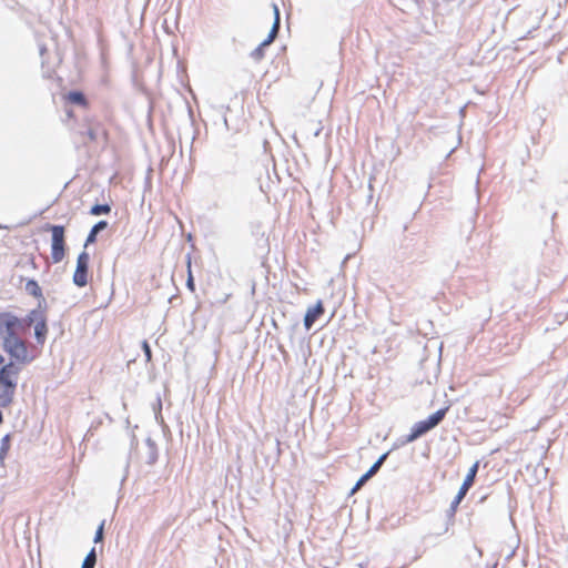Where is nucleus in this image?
I'll list each match as a JSON object with an SVG mask.
<instances>
[{
	"label": "nucleus",
	"instance_id": "obj_1",
	"mask_svg": "<svg viewBox=\"0 0 568 568\" xmlns=\"http://www.w3.org/2000/svg\"><path fill=\"white\" fill-rule=\"evenodd\" d=\"M45 310L37 308L26 317L9 311L0 312V338L2 348L11 362L26 365L34 361L48 335Z\"/></svg>",
	"mask_w": 568,
	"mask_h": 568
},
{
	"label": "nucleus",
	"instance_id": "obj_2",
	"mask_svg": "<svg viewBox=\"0 0 568 568\" xmlns=\"http://www.w3.org/2000/svg\"><path fill=\"white\" fill-rule=\"evenodd\" d=\"M20 364L9 362L0 368V407H8L14 397Z\"/></svg>",
	"mask_w": 568,
	"mask_h": 568
},
{
	"label": "nucleus",
	"instance_id": "obj_3",
	"mask_svg": "<svg viewBox=\"0 0 568 568\" xmlns=\"http://www.w3.org/2000/svg\"><path fill=\"white\" fill-rule=\"evenodd\" d=\"M51 232V258L54 264L62 262L67 254L65 230L62 225H48Z\"/></svg>",
	"mask_w": 568,
	"mask_h": 568
},
{
	"label": "nucleus",
	"instance_id": "obj_4",
	"mask_svg": "<svg viewBox=\"0 0 568 568\" xmlns=\"http://www.w3.org/2000/svg\"><path fill=\"white\" fill-rule=\"evenodd\" d=\"M448 412V407L438 409L434 414H432L427 419L417 422L407 436V442H414L434 427H436L446 416Z\"/></svg>",
	"mask_w": 568,
	"mask_h": 568
},
{
	"label": "nucleus",
	"instance_id": "obj_5",
	"mask_svg": "<svg viewBox=\"0 0 568 568\" xmlns=\"http://www.w3.org/2000/svg\"><path fill=\"white\" fill-rule=\"evenodd\" d=\"M90 254L87 251L81 252L77 258L75 270L73 272L72 281L78 287H84L90 282Z\"/></svg>",
	"mask_w": 568,
	"mask_h": 568
},
{
	"label": "nucleus",
	"instance_id": "obj_6",
	"mask_svg": "<svg viewBox=\"0 0 568 568\" xmlns=\"http://www.w3.org/2000/svg\"><path fill=\"white\" fill-rule=\"evenodd\" d=\"M478 467H479V462H476L468 470L465 479H464V483L462 484L455 499L453 500L452 503V508L455 510L458 505L460 504V501L464 499V497L466 496L467 491L469 490V488L474 485V481H475V478H476V475H477V471H478Z\"/></svg>",
	"mask_w": 568,
	"mask_h": 568
},
{
	"label": "nucleus",
	"instance_id": "obj_7",
	"mask_svg": "<svg viewBox=\"0 0 568 568\" xmlns=\"http://www.w3.org/2000/svg\"><path fill=\"white\" fill-rule=\"evenodd\" d=\"M275 12V20L273 23V27L268 33V37L252 52V57L254 60L260 61L264 58V48L270 45L275 38L277 37L278 29H280V12L277 7H274Z\"/></svg>",
	"mask_w": 568,
	"mask_h": 568
},
{
	"label": "nucleus",
	"instance_id": "obj_8",
	"mask_svg": "<svg viewBox=\"0 0 568 568\" xmlns=\"http://www.w3.org/2000/svg\"><path fill=\"white\" fill-rule=\"evenodd\" d=\"M325 308L322 301H318L313 307L306 311L304 316V326L310 329L313 324L324 314Z\"/></svg>",
	"mask_w": 568,
	"mask_h": 568
},
{
	"label": "nucleus",
	"instance_id": "obj_9",
	"mask_svg": "<svg viewBox=\"0 0 568 568\" xmlns=\"http://www.w3.org/2000/svg\"><path fill=\"white\" fill-rule=\"evenodd\" d=\"M64 99L72 104L80 105L84 109L89 106V102L85 98V95L80 91H70Z\"/></svg>",
	"mask_w": 568,
	"mask_h": 568
},
{
	"label": "nucleus",
	"instance_id": "obj_10",
	"mask_svg": "<svg viewBox=\"0 0 568 568\" xmlns=\"http://www.w3.org/2000/svg\"><path fill=\"white\" fill-rule=\"evenodd\" d=\"M108 227V222L106 221H100L98 222L92 229L91 231L89 232L87 239H85V243H84V247H88L89 245L93 244L95 241H97V235L100 231L104 230Z\"/></svg>",
	"mask_w": 568,
	"mask_h": 568
},
{
	"label": "nucleus",
	"instance_id": "obj_11",
	"mask_svg": "<svg viewBox=\"0 0 568 568\" xmlns=\"http://www.w3.org/2000/svg\"><path fill=\"white\" fill-rule=\"evenodd\" d=\"M26 291L37 297V298H42V290L41 287L39 286V284L37 283V281L34 280H29L26 284Z\"/></svg>",
	"mask_w": 568,
	"mask_h": 568
},
{
	"label": "nucleus",
	"instance_id": "obj_12",
	"mask_svg": "<svg viewBox=\"0 0 568 568\" xmlns=\"http://www.w3.org/2000/svg\"><path fill=\"white\" fill-rule=\"evenodd\" d=\"M191 265H192V258L190 255H187V260H186V266H187V280H186V286L187 288L194 293L195 292V284H194V278H193V274H192V270H191Z\"/></svg>",
	"mask_w": 568,
	"mask_h": 568
},
{
	"label": "nucleus",
	"instance_id": "obj_13",
	"mask_svg": "<svg viewBox=\"0 0 568 568\" xmlns=\"http://www.w3.org/2000/svg\"><path fill=\"white\" fill-rule=\"evenodd\" d=\"M110 212L111 207L108 204H95L90 209L91 215L109 214Z\"/></svg>",
	"mask_w": 568,
	"mask_h": 568
},
{
	"label": "nucleus",
	"instance_id": "obj_14",
	"mask_svg": "<svg viewBox=\"0 0 568 568\" xmlns=\"http://www.w3.org/2000/svg\"><path fill=\"white\" fill-rule=\"evenodd\" d=\"M97 562L95 549L92 548L82 562L81 568H94Z\"/></svg>",
	"mask_w": 568,
	"mask_h": 568
},
{
	"label": "nucleus",
	"instance_id": "obj_15",
	"mask_svg": "<svg viewBox=\"0 0 568 568\" xmlns=\"http://www.w3.org/2000/svg\"><path fill=\"white\" fill-rule=\"evenodd\" d=\"M386 458H387V453L382 455L365 474L371 478L373 475H375L378 471V469L381 468V466L383 465V463L385 462Z\"/></svg>",
	"mask_w": 568,
	"mask_h": 568
},
{
	"label": "nucleus",
	"instance_id": "obj_16",
	"mask_svg": "<svg viewBox=\"0 0 568 568\" xmlns=\"http://www.w3.org/2000/svg\"><path fill=\"white\" fill-rule=\"evenodd\" d=\"M142 348L144 351L145 361L148 363L151 362V359H152V352H151L150 345H149V343L146 341L142 342Z\"/></svg>",
	"mask_w": 568,
	"mask_h": 568
},
{
	"label": "nucleus",
	"instance_id": "obj_17",
	"mask_svg": "<svg viewBox=\"0 0 568 568\" xmlns=\"http://www.w3.org/2000/svg\"><path fill=\"white\" fill-rule=\"evenodd\" d=\"M104 521L100 524L95 531L94 542H101L103 540Z\"/></svg>",
	"mask_w": 568,
	"mask_h": 568
},
{
	"label": "nucleus",
	"instance_id": "obj_18",
	"mask_svg": "<svg viewBox=\"0 0 568 568\" xmlns=\"http://www.w3.org/2000/svg\"><path fill=\"white\" fill-rule=\"evenodd\" d=\"M369 479V477L364 474L359 479L358 481L356 483V485L354 486L353 488V493H355L356 490H358L367 480Z\"/></svg>",
	"mask_w": 568,
	"mask_h": 568
},
{
	"label": "nucleus",
	"instance_id": "obj_19",
	"mask_svg": "<svg viewBox=\"0 0 568 568\" xmlns=\"http://www.w3.org/2000/svg\"><path fill=\"white\" fill-rule=\"evenodd\" d=\"M88 135H89V139H90L91 141H94V140H95V133H94L92 130H90V131L88 132Z\"/></svg>",
	"mask_w": 568,
	"mask_h": 568
},
{
	"label": "nucleus",
	"instance_id": "obj_20",
	"mask_svg": "<svg viewBox=\"0 0 568 568\" xmlns=\"http://www.w3.org/2000/svg\"><path fill=\"white\" fill-rule=\"evenodd\" d=\"M4 363V357L0 354V366H4L6 364Z\"/></svg>",
	"mask_w": 568,
	"mask_h": 568
},
{
	"label": "nucleus",
	"instance_id": "obj_21",
	"mask_svg": "<svg viewBox=\"0 0 568 568\" xmlns=\"http://www.w3.org/2000/svg\"><path fill=\"white\" fill-rule=\"evenodd\" d=\"M8 439H9V436H6V437L3 438V444H7Z\"/></svg>",
	"mask_w": 568,
	"mask_h": 568
},
{
	"label": "nucleus",
	"instance_id": "obj_22",
	"mask_svg": "<svg viewBox=\"0 0 568 568\" xmlns=\"http://www.w3.org/2000/svg\"><path fill=\"white\" fill-rule=\"evenodd\" d=\"M3 422L2 413L0 412V424Z\"/></svg>",
	"mask_w": 568,
	"mask_h": 568
}]
</instances>
